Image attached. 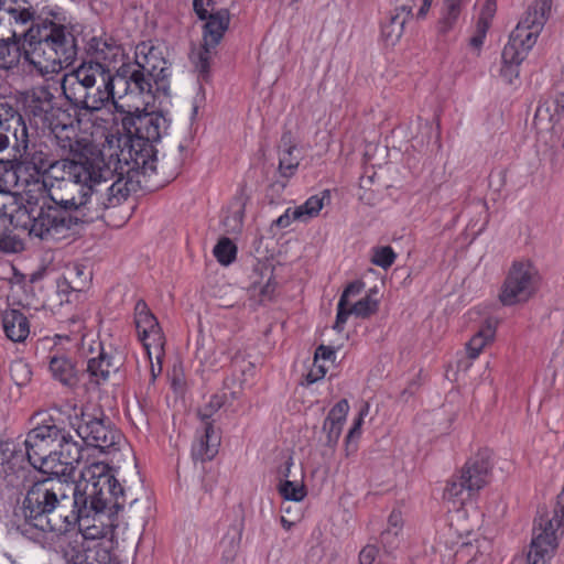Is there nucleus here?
<instances>
[{"label":"nucleus","mask_w":564,"mask_h":564,"mask_svg":"<svg viewBox=\"0 0 564 564\" xmlns=\"http://www.w3.org/2000/svg\"><path fill=\"white\" fill-rule=\"evenodd\" d=\"M403 525V518L402 513L399 510H393L388 519V528H391L392 530H397V532L400 533Z\"/></svg>","instance_id":"0e129e2a"},{"label":"nucleus","mask_w":564,"mask_h":564,"mask_svg":"<svg viewBox=\"0 0 564 564\" xmlns=\"http://www.w3.org/2000/svg\"><path fill=\"white\" fill-rule=\"evenodd\" d=\"M124 57L123 47L112 37H91L86 45V57L64 75L63 95L76 110L89 108V104L109 96L112 75L124 63Z\"/></svg>","instance_id":"7ed1b4c3"},{"label":"nucleus","mask_w":564,"mask_h":564,"mask_svg":"<svg viewBox=\"0 0 564 564\" xmlns=\"http://www.w3.org/2000/svg\"><path fill=\"white\" fill-rule=\"evenodd\" d=\"M324 206V197L312 196L293 210V219H306L316 216Z\"/></svg>","instance_id":"79ce46f5"},{"label":"nucleus","mask_w":564,"mask_h":564,"mask_svg":"<svg viewBox=\"0 0 564 564\" xmlns=\"http://www.w3.org/2000/svg\"><path fill=\"white\" fill-rule=\"evenodd\" d=\"M556 547L557 536L552 533V521L541 518L533 527L527 564H549Z\"/></svg>","instance_id":"a211bd4d"},{"label":"nucleus","mask_w":564,"mask_h":564,"mask_svg":"<svg viewBox=\"0 0 564 564\" xmlns=\"http://www.w3.org/2000/svg\"><path fill=\"white\" fill-rule=\"evenodd\" d=\"M134 323L139 336L161 329L156 317L143 300H139L134 306Z\"/></svg>","instance_id":"72a5a7b5"},{"label":"nucleus","mask_w":564,"mask_h":564,"mask_svg":"<svg viewBox=\"0 0 564 564\" xmlns=\"http://www.w3.org/2000/svg\"><path fill=\"white\" fill-rule=\"evenodd\" d=\"M327 372V367L322 361H315L313 362V367L306 375V380L308 383H314L318 381L319 379L324 378Z\"/></svg>","instance_id":"6e6d98bb"},{"label":"nucleus","mask_w":564,"mask_h":564,"mask_svg":"<svg viewBox=\"0 0 564 564\" xmlns=\"http://www.w3.org/2000/svg\"><path fill=\"white\" fill-rule=\"evenodd\" d=\"M378 549L375 545H366L359 553V564H376Z\"/></svg>","instance_id":"bf43d9fd"},{"label":"nucleus","mask_w":564,"mask_h":564,"mask_svg":"<svg viewBox=\"0 0 564 564\" xmlns=\"http://www.w3.org/2000/svg\"><path fill=\"white\" fill-rule=\"evenodd\" d=\"M45 129L50 130V139L64 152L72 154L79 153L77 151V140L74 137V128L70 123L59 122L54 120L52 126H46Z\"/></svg>","instance_id":"c85d7f7f"},{"label":"nucleus","mask_w":564,"mask_h":564,"mask_svg":"<svg viewBox=\"0 0 564 564\" xmlns=\"http://www.w3.org/2000/svg\"><path fill=\"white\" fill-rule=\"evenodd\" d=\"M531 50L532 48H527L524 45L513 42V40L509 37L501 54L502 66L500 75L506 83L513 84L514 79L519 77V67Z\"/></svg>","instance_id":"412c9836"},{"label":"nucleus","mask_w":564,"mask_h":564,"mask_svg":"<svg viewBox=\"0 0 564 564\" xmlns=\"http://www.w3.org/2000/svg\"><path fill=\"white\" fill-rule=\"evenodd\" d=\"M78 484L86 507L85 520L105 512L112 517L123 508L124 488L107 464L97 462L86 466Z\"/></svg>","instance_id":"423d86ee"},{"label":"nucleus","mask_w":564,"mask_h":564,"mask_svg":"<svg viewBox=\"0 0 564 564\" xmlns=\"http://www.w3.org/2000/svg\"><path fill=\"white\" fill-rule=\"evenodd\" d=\"M491 469L490 451L487 448L478 451L465 463L459 474L448 481L445 496L460 501L474 497L489 482Z\"/></svg>","instance_id":"9d476101"},{"label":"nucleus","mask_w":564,"mask_h":564,"mask_svg":"<svg viewBox=\"0 0 564 564\" xmlns=\"http://www.w3.org/2000/svg\"><path fill=\"white\" fill-rule=\"evenodd\" d=\"M193 9L197 17L199 18V20H206L210 14L208 10L205 8L204 0H194Z\"/></svg>","instance_id":"69168bd1"},{"label":"nucleus","mask_w":564,"mask_h":564,"mask_svg":"<svg viewBox=\"0 0 564 564\" xmlns=\"http://www.w3.org/2000/svg\"><path fill=\"white\" fill-rule=\"evenodd\" d=\"M205 21L206 22L204 24V43L207 46L216 47L220 43L225 32L229 28V10L220 9L218 11L212 12Z\"/></svg>","instance_id":"b1692460"},{"label":"nucleus","mask_w":564,"mask_h":564,"mask_svg":"<svg viewBox=\"0 0 564 564\" xmlns=\"http://www.w3.org/2000/svg\"><path fill=\"white\" fill-rule=\"evenodd\" d=\"M378 310V302L373 300L370 295L365 296L359 300L350 307V312L352 315L361 318H367L375 314Z\"/></svg>","instance_id":"c03bdc74"},{"label":"nucleus","mask_w":564,"mask_h":564,"mask_svg":"<svg viewBox=\"0 0 564 564\" xmlns=\"http://www.w3.org/2000/svg\"><path fill=\"white\" fill-rule=\"evenodd\" d=\"M236 252L237 247L227 237L220 238L214 248L215 258L218 260L219 263L225 265L230 264L235 260Z\"/></svg>","instance_id":"a19ab883"},{"label":"nucleus","mask_w":564,"mask_h":564,"mask_svg":"<svg viewBox=\"0 0 564 564\" xmlns=\"http://www.w3.org/2000/svg\"><path fill=\"white\" fill-rule=\"evenodd\" d=\"M341 429H343L341 423L325 419L324 424H323V431L326 433V436H327L326 444L328 446H333L338 442L339 436L341 434Z\"/></svg>","instance_id":"09e8293b"},{"label":"nucleus","mask_w":564,"mask_h":564,"mask_svg":"<svg viewBox=\"0 0 564 564\" xmlns=\"http://www.w3.org/2000/svg\"><path fill=\"white\" fill-rule=\"evenodd\" d=\"M348 301L339 299L337 304L336 321L333 326L337 332H341L344 329V325L346 324L348 316L352 314V312H350V307H348Z\"/></svg>","instance_id":"8fccbe9b"},{"label":"nucleus","mask_w":564,"mask_h":564,"mask_svg":"<svg viewBox=\"0 0 564 564\" xmlns=\"http://www.w3.org/2000/svg\"><path fill=\"white\" fill-rule=\"evenodd\" d=\"M21 40L23 37L0 40V69H11L18 65L21 57Z\"/></svg>","instance_id":"c9c22d12"},{"label":"nucleus","mask_w":564,"mask_h":564,"mask_svg":"<svg viewBox=\"0 0 564 564\" xmlns=\"http://www.w3.org/2000/svg\"><path fill=\"white\" fill-rule=\"evenodd\" d=\"M368 412H369V404L367 402H365L359 410L357 419L355 420L351 429L348 432V435H347L348 441L360 435L364 417L368 414Z\"/></svg>","instance_id":"864d4df0"},{"label":"nucleus","mask_w":564,"mask_h":564,"mask_svg":"<svg viewBox=\"0 0 564 564\" xmlns=\"http://www.w3.org/2000/svg\"><path fill=\"white\" fill-rule=\"evenodd\" d=\"M552 0H534L510 34L513 42L532 48L550 18Z\"/></svg>","instance_id":"dca6fc26"},{"label":"nucleus","mask_w":564,"mask_h":564,"mask_svg":"<svg viewBox=\"0 0 564 564\" xmlns=\"http://www.w3.org/2000/svg\"><path fill=\"white\" fill-rule=\"evenodd\" d=\"M55 96L48 85L34 86L22 93V104L26 116L36 127L45 129L52 126L58 113L59 107L55 106Z\"/></svg>","instance_id":"2eb2a0df"},{"label":"nucleus","mask_w":564,"mask_h":564,"mask_svg":"<svg viewBox=\"0 0 564 564\" xmlns=\"http://www.w3.org/2000/svg\"><path fill=\"white\" fill-rule=\"evenodd\" d=\"M112 77V88L109 96L89 104V108L84 110L85 113L97 112L109 102L113 105L116 112H126V107L119 102V99L127 95L154 97L158 93L153 79L147 75L145 70L138 67L135 62L122 63Z\"/></svg>","instance_id":"6e6552de"},{"label":"nucleus","mask_w":564,"mask_h":564,"mask_svg":"<svg viewBox=\"0 0 564 564\" xmlns=\"http://www.w3.org/2000/svg\"><path fill=\"white\" fill-rule=\"evenodd\" d=\"M82 522L83 521H80L77 525L79 528V531L82 532V538L84 540H96L104 536L105 531L102 528H98L96 525L84 527Z\"/></svg>","instance_id":"4d7b16f0"},{"label":"nucleus","mask_w":564,"mask_h":564,"mask_svg":"<svg viewBox=\"0 0 564 564\" xmlns=\"http://www.w3.org/2000/svg\"><path fill=\"white\" fill-rule=\"evenodd\" d=\"M50 371L54 379L62 384L74 388L78 384V375L73 360L66 355H54L50 357Z\"/></svg>","instance_id":"a878e982"},{"label":"nucleus","mask_w":564,"mask_h":564,"mask_svg":"<svg viewBox=\"0 0 564 564\" xmlns=\"http://www.w3.org/2000/svg\"><path fill=\"white\" fill-rule=\"evenodd\" d=\"M42 186L46 195L24 209L31 238L56 241L69 230L86 221L84 209L95 203L108 212L126 202L137 184L130 177L118 175L106 151L76 153L62 166L59 174Z\"/></svg>","instance_id":"f257e3e1"},{"label":"nucleus","mask_w":564,"mask_h":564,"mask_svg":"<svg viewBox=\"0 0 564 564\" xmlns=\"http://www.w3.org/2000/svg\"><path fill=\"white\" fill-rule=\"evenodd\" d=\"M18 149H22L21 160L15 164L11 163L10 170L6 169L4 182L7 185L17 186L22 174L29 173L30 178L36 183L40 177L59 174L62 166L72 159H55L50 147L45 142H30L26 132L25 141L15 140Z\"/></svg>","instance_id":"0eeeda50"},{"label":"nucleus","mask_w":564,"mask_h":564,"mask_svg":"<svg viewBox=\"0 0 564 564\" xmlns=\"http://www.w3.org/2000/svg\"><path fill=\"white\" fill-rule=\"evenodd\" d=\"M558 105L556 101H544L540 104L536 108L534 120L535 121H553V115L550 113L551 108H557Z\"/></svg>","instance_id":"5fc2aeb1"},{"label":"nucleus","mask_w":564,"mask_h":564,"mask_svg":"<svg viewBox=\"0 0 564 564\" xmlns=\"http://www.w3.org/2000/svg\"><path fill=\"white\" fill-rule=\"evenodd\" d=\"M31 466L43 474L51 475V477H62L67 479H69V476L74 470V468H70L67 460L59 455L57 448H55L51 455L41 457L36 462L32 463Z\"/></svg>","instance_id":"c756f323"},{"label":"nucleus","mask_w":564,"mask_h":564,"mask_svg":"<svg viewBox=\"0 0 564 564\" xmlns=\"http://www.w3.org/2000/svg\"><path fill=\"white\" fill-rule=\"evenodd\" d=\"M202 429V434L197 436L192 446V457L196 462L212 460L218 454L220 446V435L213 423H207Z\"/></svg>","instance_id":"4be33fe9"},{"label":"nucleus","mask_w":564,"mask_h":564,"mask_svg":"<svg viewBox=\"0 0 564 564\" xmlns=\"http://www.w3.org/2000/svg\"><path fill=\"white\" fill-rule=\"evenodd\" d=\"M497 10V3L496 0H486L485 4L482 6L481 12L479 14L477 23L482 25L485 23V26L489 28L491 19L494 18Z\"/></svg>","instance_id":"603ef678"},{"label":"nucleus","mask_w":564,"mask_h":564,"mask_svg":"<svg viewBox=\"0 0 564 564\" xmlns=\"http://www.w3.org/2000/svg\"><path fill=\"white\" fill-rule=\"evenodd\" d=\"M496 326L487 321L479 330L466 344L468 357L470 359L477 358L482 349L494 339Z\"/></svg>","instance_id":"f704fd0d"},{"label":"nucleus","mask_w":564,"mask_h":564,"mask_svg":"<svg viewBox=\"0 0 564 564\" xmlns=\"http://www.w3.org/2000/svg\"><path fill=\"white\" fill-rule=\"evenodd\" d=\"M335 355H336V352L332 347H328L325 345H319L315 350L314 358H315V361H322V362L332 361L333 362L335 359Z\"/></svg>","instance_id":"052dcab7"},{"label":"nucleus","mask_w":564,"mask_h":564,"mask_svg":"<svg viewBox=\"0 0 564 564\" xmlns=\"http://www.w3.org/2000/svg\"><path fill=\"white\" fill-rule=\"evenodd\" d=\"M364 286L365 283L359 280L349 283L344 290L340 299L348 301L349 296L358 295L362 291Z\"/></svg>","instance_id":"e2e57ef3"},{"label":"nucleus","mask_w":564,"mask_h":564,"mask_svg":"<svg viewBox=\"0 0 564 564\" xmlns=\"http://www.w3.org/2000/svg\"><path fill=\"white\" fill-rule=\"evenodd\" d=\"M21 510L30 527L63 535L85 520L86 507L78 480L47 477L28 489Z\"/></svg>","instance_id":"f03ea898"},{"label":"nucleus","mask_w":564,"mask_h":564,"mask_svg":"<svg viewBox=\"0 0 564 564\" xmlns=\"http://www.w3.org/2000/svg\"><path fill=\"white\" fill-rule=\"evenodd\" d=\"M282 150L279 156V173L284 178H290L294 175L300 164V158L294 154L296 145L293 142L291 131H285L281 138Z\"/></svg>","instance_id":"bb28decb"},{"label":"nucleus","mask_w":564,"mask_h":564,"mask_svg":"<svg viewBox=\"0 0 564 564\" xmlns=\"http://www.w3.org/2000/svg\"><path fill=\"white\" fill-rule=\"evenodd\" d=\"M64 557L68 564H113L107 546L97 543L85 547L77 539L64 550Z\"/></svg>","instance_id":"aec40b11"},{"label":"nucleus","mask_w":564,"mask_h":564,"mask_svg":"<svg viewBox=\"0 0 564 564\" xmlns=\"http://www.w3.org/2000/svg\"><path fill=\"white\" fill-rule=\"evenodd\" d=\"M140 340L143 343V346L148 352L149 359H151L152 356V349L154 350L155 359L160 360L164 356V335L162 333V329H159L156 332H152L150 334H147L144 336H139Z\"/></svg>","instance_id":"58836bf2"},{"label":"nucleus","mask_w":564,"mask_h":564,"mask_svg":"<svg viewBox=\"0 0 564 564\" xmlns=\"http://www.w3.org/2000/svg\"><path fill=\"white\" fill-rule=\"evenodd\" d=\"M405 19H400L399 14L392 17L390 22L382 28V34L387 41L394 44L402 35Z\"/></svg>","instance_id":"a18cd8bd"},{"label":"nucleus","mask_w":564,"mask_h":564,"mask_svg":"<svg viewBox=\"0 0 564 564\" xmlns=\"http://www.w3.org/2000/svg\"><path fill=\"white\" fill-rule=\"evenodd\" d=\"M276 283L271 280H268L267 284L261 288L260 295L263 299L270 300L275 291Z\"/></svg>","instance_id":"774afa93"},{"label":"nucleus","mask_w":564,"mask_h":564,"mask_svg":"<svg viewBox=\"0 0 564 564\" xmlns=\"http://www.w3.org/2000/svg\"><path fill=\"white\" fill-rule=\"evenodd\" d=\"M10 373L18 386L26 384L32 375L30 367L23 361L13 362L10 367Z\"/></svg>","instance_id":"de8ad7c7"},{"label":"nucleus","mask_w":564,"mask_h":564,"mask_svg":"<svg viewBox=\"0 0 564 564\" xmlns=\"http://www.w3.org/2000/svg\"><path fill=\"white\" fill-rule=\"evenodd\" d=\"M242 530L241 523L232 524L220 540L219 550L223 563L231 564L237 558L240 551Z\"/></svg>","instance_id":"7c9ffc66"},{"label":"nucleus","mask_w":564,"mask_h":564,"mask_svg":"<svg viewBox=\"0 0 564 564\" xmlns=\"http://www.w3.org/2000/svg\"><path fill=\"white\" fill-rule=\"evenodd\" d=\"M122 115V130L127 140L118 148H109L106 156L122 177L133 178V173H147L156 169V150L154 143L166 132L169 120L161 112H145L135 108L126 109Z\"/></svg>","instance_id":"20e7f679"},{"label":"nucleus","mask_w":564,"mask_h":564,"mask_svg":"<svg viewBox=\"0 0 564 564\" xmlns=\"http://www.w3.org/2000/svg\"><path fill=\"white\" fill-rule=\"evenodd\" d=\"M398 536H399V532H397V530H392L391 528H387L382 533H381V543L383 544V546L387 549V550H393L398 546Z\"/></svg>","instance_id":"13d9d810"},{"label":"nucleus","mask_w":564,"mask_h":564,"mask_svg":"<svg viewBox=\"0 0 564 564\" xmlns=\"http://www.w3.org/2000/svg\"><path fill=\"white\" fill-rule=\"evenodd\" d=\"M0 129L10 132L15 140L25 141L26 124L18 108L9 101H0Z\"/></svg>","instance_id":"393cba45"},{"label":"nucleus","mask_w":564,"mask_h":564,"mask_svg":"<svg viewBox=\"0 0 564 564\" xmlns=\"http://www.w3.org/2000/svg\"><path fill=\"white\" fill-rule=\"evenodd\" d=\"M395 257L390 246L379 247L373 249L371 262L382 269H388L393 264Z\"/></svg>","instance_id":"49530a36"},{"label":"nucleus","mask_w":564,"mask_h":564,"mask_svg":"<svg viewBox=\"0 0 564 564\" xmlns=\"http://www.w3.org/2000/svg\"><path fill=\"white\" fill-rule=\"evenodd\" d=\"M62 427L53 416H50L26 434L24 447L30 464L51 455L57 448Z\"/></svg>","instance_id":"f3484780"},{"label":"nucleus","mask_w":564,"mask_h":564,"mask_svg":"<svg viewBox=\"0 0 564 564\" xmlns=\"http://www.w3.org/2000/svg\"><path fill=\"white\" fill-rule=\"evenodd\" d=\"M348 411V401L346 399H343L330 409L326 419L344 424Z\"/></svg>","instance_id":"3c124183"},{"label":"nucleus","mask_w":564,"mask_h":564,"mask_svg":"<svg viewBox=\"0 0 564 564\" xmlns=\"http://www.w3.org/2000/svg\"><path fill=\"white\" fill-rule=\"evenodd\" d=\"M57 451L67 460L70 468H74V465L78 464L83 458L84 447L78 441L74 440L69 432L62 427Z\"/></svg>","instance_id":"473e14b6"},{"label":"nucleus","mask_w":564,"mask_h":564,"mask_svg":"<svg viewBox=\"0 0 564 564\" xmlns=\"http://www.w3.org/2000/svg\"><path fill=\"white\" fill-rule=\"evenodd\" d=\"M23 56L42 76L61 72L77 56V42L73 32L64 24L39 18L23 29Z\"/></svg>","instance_id":"39448f33"},{"label":"nucleus","mask_w":564,"mask_h":564,"mask_svg":"<svg viewBox=\"0 0 564 564\" xmlns=\"http://www.w3.org/2000/svg\"><path fill=\"white\" fill-rule=\"evenodd\" d=\"M171 50L160 41L141 42L135 46L134 62L153 79L156 91L164 96L170 94Z\"/></svg>","instance_id":"9b49d317"},{"label":"nucleus","mask_w":564,"mask_h":564,"mask_svg":"<svg viewBox=\"0 0 564 564\" xmlns=\"http://www.w3.org/2000/svg\"><path fill=\"white\" fill-rule=\"evenodd\" d=\"M539 273L530 261L512 263L499 295L503 305L528 301L536 291Z\"/></svg>","instance_id":"f8f14e48"},{"label":"nucleus","mask_w":564,"mask_h":564,"mask_svg":"<svg viewBox=\"0 0 564 564\" xmlns=\"http://www.w3.org/2000/svg\"><path fill=\"white\" fill-rule=\"evenodd\" d=\"M488 29L489 28L485 26V23H482V25L478 23L476 24V33L469 41L473 47L480 48L486 37Z\"/></svg>","instance_id":"680f3d73"},{"label":"nucleus","mask_w":564,"mask_h":564,"mask_svg":"<svg viewBox=\"0 0 564 564\" xmlns=\"http://www.w3.org/2000/svg\"><path fill=\"white\" fill-rule=\"evenodd\" d=\"M2 328L7 338L14 343H23L30 335L29 318L15 308L2 313Z\"/></svg>","instance_id":"5701e85b"},{"label":"nucleus","mask_w":564,"mask_h":564,"mask_svg":"<svg viewBox=\"0 0 564 564\" xmlns=\"http://www.w3.org/2000/svg\"><path fill=\"white\" fill-rule=\"evenodd\" d=\"M150 360V382L149 384H154L155 379L162 372V359L156 360V365L153 364L152 358Z\"/></svg>","instance_id":"338daca9"},{"label":"nucleus","mask_w":564,"mask_h":564,"mask_svg":"<svg viewBox=\"0 0 564 564\" xmlns=\"http://www.w3.org/2000/svg\"><path fill=\"white\" fill-rule=\"evenodd\" d=\"M185 151L186 148L183 144H180L169 154H164L161 160L156 159L154 162L156 169L151 171V173H160L166 178V181L174 180L181 172L185 159ZM149 173L150 171H148L145 174Z\"/></svg>","instance_id":"cd10ccee"},{"label":"nucleus","mask_w":564,"mask_h":564,"mask_svg":"<svg viewBox=\"0 0 564 564\" xmlns=\"http://www.w3.org/2000/svg\"><path fill=\"white\" fill-rule=\"evenodd\" d=\"M24 210H19L15 216H11L6 212V205L0 202V250L4 252H19L23 250L24 243L13 232L15 229L21 227L28 231L23 226L29 223V218L23 216Z\"/></svg>","instance_id":"6ab92c4d"},{"label":"nucleus","mask_w":564,"mask_h":564,"mask_svg":"<svg viewBox=\"0 0 564 564\" xmlns=\"http://www.w3.org/2000/svg\"><path fill=\"white\" fill-rule=\"evenodd\" d=\"M460 13V0H444L442 18L440 20V32H448L456 23Z\"/></svg>","instance_id":"4c0bfd02"},{"label":"nucleus","mask_w":564,"mask_h":564,"mask_svg":"<svg viewBox=\"0 0 564 564\" xmlns=\"http://www.w3.org/2000/svg\"><path fill=\"white\" fill-rule=\"evenodd\" d=\"M279 494L289 501L300 502L306 495L307 490L302 481L284 479L278 487Z\"/></svg>","instance_id":"e433bc0d"},{"label":"nucleus","mask_w":564,"mask_h":564,"mask_svg":"<svg viewBox=\"0 0 564 564\" xmlns=\"http://www.w3.org/2000/svg\"><path fill=\"white\" fill-rule=\"evenodd\" d=\"M90 281L91 272L87 268L75 265L66 270L63 280L58 282V288L63 292L67 290L82 292L89 285Z\"/></svg>","instance_id":"2f4dec72"},{"label":"nucleus","mask_w":564,"mask_h":564,"mask_svg":"<svg viewBox=\"0 0 564 564\" xmlns=\"http://www.w3.org/2000/svg\"><path fill=\"white\" fill-rule=\"evenodd\" d=\"M39 18V4L30 0H0V40L23 37V29Z\"/></svg>","instance_id":"ddd939ff"},{"label":"nucleus","mask_w":564,"mask_h":564,"mask_svg":"<svg viewBox=\"0 0 564 564\" xmlns=\"http://www.w3.org/2000/svg\"><path fill=\"white\" fill-rule=\"evenodd\" d=\"M227 401L226 393H216L212 395L210 400L202 408L197 410V416L202 421L203 425H206L207 423H213L210 419L213 415L221 409Z\"/></svg>","instance_id":"ea45409f"},{"label":"nucleus","mask_w":564,"mask_h":564,"mask_svg":"<svg viewBox=\"0 0 564 564\" xmlns=\"http://www.w3.org/2000/svg\"><path fill=\"white\" fill-rule=\"evenodd\" d=\"M94 344L96 347L89 345L88 351L90 354L97 352V355L86 356L87 367L85 372L87 373L90 383L100 386L109 381L111 376H116L121 372L126 355L122 350L117 348H105L100 341Z\"/></svg>","instance_id":"4468645a"},{"label":"nucleus","mask_w":564,"mask_h":564,"mask_svg":"<svg viewBox=\"0 0 564 564\" xmlns=\"http://www.w3.org/2000/svg\"><path fill=\"white\" fill-rule=\"evenodd\" d=\"M70 425L84 443L104 453L118 449L123 440L120 431L99 408H82Z\"/></svg>","instance_id":"1a4fd4ad"},{"label":"nucleus","mask_w":564,"mask_h":564,"mask_svg":"<svg viewBox=\"0 0 564 564\" xmlns=\"http://www.w3.org/2000/svg\"><path fill=\"white\" fill-rule=\"evenodd\" d=\"M212 48V46H207L204 43V45L198 50V52L193 55V63L195 65V68L204 78L207 77L209 74Z\"/></svg>","instance_id":"37998d69"}]
</instances>
